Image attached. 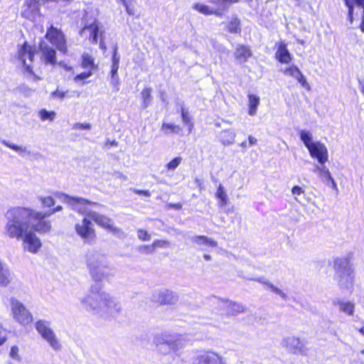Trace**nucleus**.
Masks as SVG:
<instances>
[{"mask_svg":"<svg viewBox=\"0 0 364 364\" xmlns=\"http://www.w3.org/2000/svg\"><path fill=\"white\" fill-rule=\"evenodd\" d=\"M46 215L30 208H12L7 211L6 232L11 238H22L27 250L36 254L42 245L36 232L46 234L51 230L50 221L45 220Z\"/></svg>","mask_w":364,"mask_h":364,"instance_id":"obj_1","label":"nucleus"},{"mask_svg":"<svg viewBox=\"0 0 364 364\" xmlns=\"http://www.w3.org/2000/svg\"><path fill=\"white\" fill-rule=\"evenodd\" d=\"M73 201L77 205V210L80 214L87 215L98 226L113 232L118 231L111 218L90 210L91 207H100V203L77 197L73 198Z\"/></svg>","mask_w":364,"mask_h":364,"instance_id":"obj_2","label":"nucleus"},{"mask_svg":"<svg viewBox=\"0 0 364 364\" xmlns=\"http://www.w3.org/2000/svg\"><path fill=\"white\" fill-rule=\"evenodd\" d=\"M37 53L36 46L28 41H24L19 45L16 53V58L22 65L23 74L34 81L41 80V77L35 73L33 65Z\"/></svg>","mask_w":364,"mask_h":364,"instance_id":"obj_3","label":"nucleus"},{"mask_svg":"<svg viewBox=\"0 0 364 364\" xmlns=\"http://www.w3.org/2000/svg\"><path fill=\"white\" fill-rule=\"evenodd\" d=\"M299 136L300 139L309 150L310 156L316 159L319 164H324L328 159L326 146L321 141H313L311 134L306 130H301Z\"/></svg>","mask_w":364,"mask_h":364,"instance_id":"obj_4","label":"nucleus"},{"mask_svg":"<svg viewBox=\"0 0 364 364\" xmlns=\"http://www.w3.org/2000/svg\"><path fill=\"white\" fill-rule=\"evenodd\" d=\"M43 38V41L50 43L49 46L54 47L63 55L68 53V46L66 36L63 30L55 26L53 23H50L47 27Z\"/></svg>","mask_w":364,"mask_h":364,"instance_id":"obj_5","label":"nucleus"},{"mask_svg":"<svg viewBox=\"0 0 364 364\" xmlns=\"http://www.w3.org/2000/svg\"><path fill=\"white\" fill-rule=\"evenodd\" d=\"M40 51V59L46 65L55 66L58 63L57 49L49 46L45 41H40L38 43Z\"/></svg>","mask_w":364,"mask_h":364,"instance_id":"obj_6","label":"nucleus"},{"mask_svg":"<svg viewBox=\"0 0 364 364\" xmlns=\"http://www.w3.org/2000/svg\"><path fill=\"white\" fill-rule=\"evenodd\" d=\"M76 233L87 243H92L97 237L95 230L90 219L83 218L82 223H77L75 226Z\"/></svg>","mask_w":364,"mask_h":364,"instance_id":"obj_7","label":"nucleus"},{"mask_svg":"<svg viewBox=\"0 0 364 364\" xmlns=\"http://www.w3.org/2000/svg\"><path fill=\"white\" fill-rule=\"evenodd\" d=\"M35 327L38 333L50 344V346L55 350L60 348V343L57 339L55 334L53 330L48 326L46 321L39 320L36 324Z\"/></svg>","mask_w":364,"mask_h":364,"instance_id":"obj_8","label":"nucleus"},{"mask_svg":"<svg viewBox=\"0 0 364 364\" xmlns=\"http://www.w3.org/2000/svg\"><path fill=\"white\" fill-rule=\"evenodd\" d=\"M21 16L26 20L35 21L37 17L41 16L39 0H25Z\"/></svg>","mask_w":364,"mask_h":364,"instance_id":"obj_9","label":"nucleus"},{"mask_svg":"<svg viewBox=\"0 0 364 364\" xmlns=\"http://www.w3.org/2000/svg\"><path fill=\"white\" fill-rule=\"evenodd\" d=\"M14 318L22 325H28L33 322V316L26 308L19 302L12 306Z\"/></svg>","mask_w":364,"mask_h":364,"instance_id":"obj_10","label":"nucleus"},{"mask_svg":"<svg viewBox=\"0 0 364 364\" xmlns=\"http://www.w3.org/2000/svg\"><path fill=\"white\" fill-rule=\"evenodd\" d=\"M346 6L348 8V21L350 24L354 21V6L357 5L363 8V13L361 16V21L359 25V28L362 33H364V0H343Z\"/></svg>","mask_w":364,"mask_h":364,"instance_id":"obj_11","label":"nucleus"},{"mask_svg":"<svg viewBox=\"0 0 364 364\" xmlns=\"http://www.w3.org/2000/svg\"><path fill=\"white\" fill-rule=\"evenodd\" d=\"M86 30L90 33L89 40L92 44H96L99 36L102 37L104 33L103 31H100V24L96 19L92 23L84 26L80 31V34Z\"/></svg>","mask_w":364,"mask_h":364,"instance_id":"obj_12","label":"nucleus"},{"mask_svg":"<svg viewBox=\"0 0 364 364\" xmlns=\"http://www.w3.org/2000/svg\"><path fill=\"white\" fill-rule=\"evenodd\" d=\"M233 55L240 63H245L252 56L251 48L244 44H238L234 51Z\"/></svg>","mask_w":364,"mask_h":364,"instance_id":"obj_13","label":"nucleus"},{"mask_svg":"<svg viewBox=\"0 0 364 364\" xmlns=\"http://www.w3.org/2000/svg\"><path fill=\"white\" fill-rule=\"evenodd\" d=\"M287 345L294 353H304L306 351L304 343L299 338L292 337L289 338Z\"/></svg>","mask_w":364,"mask_h":364,"instance_id":"obj_14","label":"nucleus"},{"mask_svg":"<svg viewBox=\"0 0 364 364\" xmlns=\"http://www.w3.org/2000/svg\"><path fill=\"white\" fill-rule=\"evenodd\" d=\"M220 362L219 355L212 351H208L199 357L200 364H218Z\"/></svg>","mask_w":364,"mask_h":364,"instance_id":"obj_15","label":"nucleus"},{"mask_svg":"<svg viewBox=\"0 0 364 364\" xmlns=\"http://www.w3.org/2000/svg\"><path fill=\"white\" fill-rule=\"evenodd\" d=\"M80 66L82 68H88V70L95 72L97 70L98 66L95 62V58L87 53H84L81 56Z\"/></svg>","mask_w":364,"mask_h":364,"instance_id":"obj_16","label":"nucleus"},{"mask_svg":"<svg viewBox=\"0 0 364 364\" xmlns=\"http://www.w3.org/2000/svg\"><path fill=\"white\" fill-rule=\"evenodd\" d=\"M161 130L166 135L178 134L182 132V127L178 124L164 122L161 124Z\"/></svg>","mask_w":364,"mask_h":364,"instance_id":"obj_17","label":"nucleus"},{"mask_svg":"<svg viewBox=\"0 0 364 364\" xmlns=\"http://www.w3.org/2000/svg\"><path fill=\"white\" fill-rule=\"evenodd\" d=\"M193 8L198 11L199 13L205 16L215 15L217 16H221L223 14L218 9H213L208 6L196 3L193 6Z\"/></svg>","mask_w":364,"mask_h":364,"instance_id":"obj_18","label":"nucleus"},{"mask_svg":"<svg viewBox=\"0 0 364 364\" xmlns=\"http://www.w3.org/2000/svg\"><path fill=\"white\" fill-rule=\"evenodd\" d=\"M119 57L117 55V48H115L112 53V69L110 71L111 77L112 79L116 80L117 84L119 82V79L117 77V72L119 70Z\"/></svg>","mask_w":364,"mask_h":364,"instance_id":"obj_19","label":"nucleus"},{"mask_svg":"<svg viewBox=\"0 0 364 364\" xmlns=\"http://www.w3.org/2000/svg\"><path fill=\"white\" fill-rule=\"evenodd\" d=\"M277 59L282 63H289L291 60V57L289 53L286 45H281L278 48L277 55Z\"/></svg>","mask_w":364,"mask_h":364,"instance_id":"obj_20","label":"nucleus"},{"mask_svg":"<svg viewBox=\"0 0 364 364\" xmlns=\"http://www.w3.org/2000/svg\"><path fill=\"white\" fill-rule=\"evenodd\" d=\"M248 97V114L250 116L256 114L257 107L259 104V98L253 94H250Z\"/></svg>","mask_w":364,"mask_h":364,"instance_id":"obj_21","label":"nucleus"},{"mask_svg":"<svg viewBox=\"0 0 364 364\" xmlns=\"http://www.w3.org/2000/svg\"><path fill=\"white\" fill-rule=\"evenodd\" d=\"M215 197L218 199L219 200V205L220 206H225L228 205V196L226 193V191L224 188V187L223 186V185L220 184L218 188H217V190H216V192H215Z\"/></svg>","mask_w":364,"mask_h":364,"instance_id":"obj_22","label":"nucleus"},{"mask_svg":"<svg viewBox=\"0 0 364 364\" xmlns=\"http://www.w3.org/2000/svg\"><path fill=\"white\" fill-rule=\"evenodd\" d=\"M181 117L183 122L188 126V133H191L194 128V123L192 122V119L188 110L184 107H182L181 109Z\"/></svg>","mask_w":364,"mask_h":364,"instance_id":"obj_23","label":"nucleus"},{"mask_svg":"<svg viewBox=\"0 0 364 364\" xmlns=\"http://www.w3.org/2000/svg\"><path fill=\"white\" fill-rule=\"evenodd\" d=\"M118 2L124 6L128 15L139 17V15H136V8L134 0H118Z\"/></svg>","mask_w":364,"mask_h":364,"instance_id":"obj_24","label":"nucleus"},{"mask_svg":"<svg viewBox=\"0 0 364 364\" xmlns=\"http://www.w3.org/2000/svg\"><path fill=\"white\" fill-rule=\"evenodd\" d=\"M193 242L198 245H205L208 247H215L218 245L216 241L208 238L205 235H197L193 239Z\"/></svg>","mask_w":364,"mask_h":364,"instance_id":"obj_25","label":"nucleus"},{"mask_svg":"<svg viewBox=\"0 0 364 364\" xmlns=\"http://www.w3.org/2000/svg\"><path fill=\"white\" fill-rule=\"evenodd\" d=\"M174 296L171 291L168 290L159 294L158 302L161 305L170 304L173 301Z\"/></svg>","mask_w":364,"mask_h":364,"instance_id":"obj_26","label":"nucleus"},{"mask_svg":"<svg viewBox=\"0 0 364 364\" xmlns=\"http://www.w3.org/2000/svg\"><path fill=\"white\" fill-rule=\"evenodd\" d=\"M228 311L229 314L235 316L245 312V308L239 303L230 301L228 305Z\"/></svg>","mask_w":364,"mask_h":364,"instance_id":"obj_27","label":"nucleus"},{"mask_svg":"<svg viewBox=\"0 0 364 364\" xmlns=\"http://www.w3.org/2000/svg\"><path fill=\"white\" fill-rule=\"evenodd\" d=\"M227 30L231 33H240L241 32L240 19L235 17L230 21L227 26Z\"/></svg>","mask_w":364,"mask_h":364,"instance_id":"obj_28","label":"nucleus"},{"mask_svg":"<svg viewBox=\"0 0 364 364\" xmlns=\"http://www.w3.org/2000/svg\"><path fill=\"white\" fill-rule=\"evenodd\" d=\"M11 282L9 271L4 268L2 263L0 262V286L6 287Z\"/></svg>","mask_w":364,"mask_h":364,"instance_id":"obj_29","label":"nucleus"},{"mask_svg":"<svg viewBox=\"0 0 364 364\" xmlns=\"http://www.w3.org/2000/svg\"><path fill=\"white\" fill-rule=\"evenodd\" d=\"M338 304L339 305L341 311L344 312L345 314L349 316L353 314L355 309V305L353 303L350 301H338Z\"/></svg>","mask_w":364,"mask_h":364,"instance_id":"obj_30","label":"nucleus"},{"mask_svg":"<svg viewBox=\"0 0 364 364\" xmlns=\"http://www.w3.org/2000/svg\"><path fill=\"white\" fill-rule=\"evenodd\" d=\"M151 92L152 89L151 87H144L141 92V98H142V105L144 107H147L151 100Z\"/></svg>","mask_w":364,"mask_h":364,"instance_id":"obj_31","label":"nucleus"},{"mask_svg":"<svg viewBox=\"0 0 364 364\" xmlns=\"http://www.w3.org/2000/svg\"><path fill=\"white\" fill-rule=\"evenodd\" d=\"M92 70H87L76 75L73 80L75 82L85 83V80L93 75Z\"/></svg>","mask_w":364,"mask_h":364,"instance_id":"obj_32","label":"nucleus"},{"mask_svg":"<svg viewBox=\"0 0 364 364\" xmlns=\"http://www.w3.org/2000/svg\"><path fill=\"white\" fill-rule=\"evenodd\" d=\"M181 156L175 157L166 164V168L168 171H173L181 164Z\"/></svg>","mask_w":364,"mask_h":364,"instance_id":"obj_33","label":"nucleus"},{"mask_svg":"<svg viewBox=\"0 0 364 364\" xmlns=\"http://www.w3.org/2000/svg\"><path fill=\"white\" fill-rule=\"evenodd\" d=\"M348 264V259L347 258H336L333 260V267L336 272H339L340 269L344 266Z\"/></svg>","mask_w":364,"mask_h":364,"instance_id":"obj_34","label":"nucleus"},{"mask_svg":"<svg viewBox=\"0 0 364 364\" xmlns=\"http://www.w3.org/2000/svg\"><path fill=\"white\" fill-rule=\"evenodd\" d=\"M40 117L42 120L49 119L52 121L55 117V113L53 111L49 112L46 109H41L40 111Z\"/></svg>","mask_w":364,"mask_h":364,"instance_id":"obj_35","label":"nucleus"},{"mask_svg":"<svg viewBox=\"0 0 364 364\" xmlns=\"http://www.w3.org/2000/svg\"><path fill=\"white\" fill-rule=\"evenodd\" d=\"M170 242L166 240H155L152 242V245L154 247V251L157 248H165L169 245Z\"/></svg>","mask_w":364,"mask_h":364,"instance_id":"obj_36","label":"nucleus"},{"mask_svg":"<svg viewBox=\"0 0 364 364\" xmlns=\"http://www.w3.org/2000/svg\"><path fill=\"white\" fill-rule=\"evenodd\" d=\"M44 208H51L55 205V200L51 196H45L41 199Z\"/></svg>","mask_w":364,"mask_h":364,"instance_id":"obj_37","label":"nucleus"},{"mask_svg":"<svg viewBox=\"0 0 364 364\" xmlns=\"http://www.w3.org/2000/svg\"><path fill=\"white\" fill-rule=\"evenodd\" d=\"M284 73L296 78L298 77V75L301 73V71L296 66L291 65L284 70Z\"/></svg>","mask_w":364,"mask_h":364,"instance_id":"obj_38","label":"nucleus"},{"mask_svg":"<svg viewBox=\"0 0 364 364\" xmlns=\"http://www.w3.org/2000/svg\"><path fill=\"white\" fill-rule=\"evenodd\" d=\"M137 237L141 241H149L151 239V235L144 229L137 230Z\"/></svg>","mask_w":364,"mask_h":364,"instance_id":"obj_39","label":"nucleus"},{"mask_svg":"<svg viewBox=\"0 0 364 364\" xmlns=\"http://www.w3.org/2000/svg\"><path fill=\"white\" fill-rule=\"evenodd\" d=\"M139 250L141 253L146 255L152 254L155 252L152 243L150 245H141L139 247Z\"/></svg>","mask_w":364,"mask_h":364,"instance_id":"obj_40","label":"nucleus"},{"mask_svg":"<svg viewBox=\"0 0 364 364\" xmlns=\"http://www.w3.org/2000/svg\"><path fill=\"white\" fill-rule=\"evenodd\" d=\"M242 0H210V2L215 4L232 5L241 2Z\"/></svg>","mask_w":364,"mask_h":364,"instance_id":"obj_41","label":"nucleus"},{"mask_svg":"<svg viewBox=\"0 0 364 364\" xmlns=\"http://www.w3.org/2000/svg\"><path fill=\"white\" fill-rule=\"evenodd\" d=\"M18 348L16 346H14L11 348L9 355L11 358L16 360H20V356L18 354Z\"/></svg>","mask_w":364,"mask_h":364,"instance_id":"obj_42","label":"nucleus"},{"mask_svg":"<svg viewBox=\"0 0 364 364\" xmlns=\"http://www.w3.org/2000/svg\"><path fill=\"white\" fill-rule=\"evenodd\" d=\"M73 128L75 129H91V124L89 123H75L73 125Z\"/></svg>","mask_w":364,"mask_h":364,"instance_id":"obj_43","label":"nucleus"},{"mask_svg":"<svg viewBox=\"0 0 364 364\" xmlns=\"http://www.w3.org/2000/svg\"><path fill=\"white\" fill-rule=\"evenodd\" d=\"M304 193V189L299 186H294L291 188V193L294 196H300Z\"/></svg>","mask_w":364,"mask_h":364,"instance_id":"obj_44","label":"nucleus"},{"mask_svg":"<svg viewBox=\"0 0 364 364\" xmlns=\"http://www.w3.org/2000/svg\"><path fill=\"white\" fill-rule=\"evenodd\" d=\"M2 144L14 151H19L21 150V148L20 146H18V145L11 144L6 141H2Z\"/></svg>","mask_w":364,"mask_h":364,"instance_id":"obj_45","label":"nucleus"},{"mask_svg":"<svg viewBox=\"0 0 364 364\" xmlns=\"http://www.w3.org/2000/svg\"><path fill=\"white\" fill-rule=\"evenodd\" d=\"M297 81L302 85V86L306 87L309 86L308 82L305 78V77L303 75V74L301 73L298 75V77H296Z\"/></svg>","mask_w":364,"mask_h":364,"instance_id":"obj_46","label":"nucleus"},{"mask_svg":"<svg viewBox=\"0 0 364 364\" xmlns=\"http://www.w3.org/2000/svg\"><path fill=\"white\" fill-rule=\"evenodd\" d=\"M166 206L169 209H175V210H181L183 207L182 203H168Z\"/></svg>","mask_w":364,"mask_h":364,"instance_id":"obj_47","label":"nucleus"},{"mask_svg":"<svg viewBox=\"0 0 364 364\" xmlns=\"http://www.w3.org/2000/svg\"><path fill=\"white\" fill-rule=\"evenodd\" d=\"M136 194L137 195H139V196H146V197H149L150 196V192L148 191V190H134V191Z\"/></svg>","mask_w":364,"mask_h":364,"instance_id":"obj_48","label":"nucleus"},{"mask_svg":"<svg viewBox=\"0 0 364 364\" xmlns=\"http://www.w3.org/2000/svg\"><path fill=\"white\" fill-rule=\"evenodd\" d=\"M223 134L226 135L227 136H230V141H225L224 140H222V143L223 144H230L232 142V141L233 140V135L231 132H230L229 131H224L223 132Z\"/></svg>","mask_w":364,"mask_h":364,"instance_id":"obj_49","label":"nucleus"},{"mask_svg":"<svg viewBox=\"0 0 364 364\" xmlns=\"http://www.w3.org/2000/svg\"><path fill=\"white\" fill-rule=\"evenodd\" d=\"M6 341V337L4 334V331H3L2 328L0 327V346L4 344Z\"/></svg>","mask_w":364,"mask_h":364,"instance_id":"obj_50","label":"nucleus"},{"mask_svg":"<svg viewBox=\"0 0 364 364\" xmlns=\"http://www.w3.org/2000/svg\"><path fill=\"white\" fill-rule=\"evenodd\" d=\"M105 145H106L107 147L117 146L118 145V143H117V141H116L115 140H112V141L107 140V141H105Z\"/></svg>","mask_w":364,"mask_h":364,"instance_id":"obj_51","label":"nucleus"},{"mask_svg":"<svg viewBox=\"0 0 364 364\" xmlns=\"http://www.w3.org/2000/svg\"><path fill=\"white\" fill-rule=\"evenodd\" d=\"M62 209V207L61 206H57L55 208H54L53 210H52L51 211H49V212H46V213H43L44 214H47L46 215V218L50 216L51 214L54 213L56 211H59Z\"/></svg>","mask_w":364,"mask_h":364,"instance_id":"obj_52","label":"nucleus"},{"mask_svg":"<svg viewBox=\"0 0 364 364\" xmlns=\"http://www.w3.org/2000/svg\"><path fill=\"white\" fill-rule=\"evenodd\" d=\"M103 300L105 301V304L106 306L109 307V304L112 302V299L108 296H105V297L103 298Z\"/></svg>","mask_w":364,"mask_h":364,"instance_id":"obj_53","label":"nucleus"},{"mask_svg":"<svg viewBox=\"0 0 364 364\" xmlns=\"http://www.w3.org/2000/svg\"><path fill=\"white\" fill-rule=\"evenodd\" d=\"M44 2H55V3H58L60 1H65L66 3H70L72 1V0H43Z\"/></svg>","mask_w":364,"mask_h":364,"instance_id":"obj_54","label":"nucleus"},{"mask_svg":"<svg viewBox=\"0 0 364 364\" xmlns=\"http://www.w3.org/2000/svg\"><path fill=\"white\" fill-rule=\"evenodd\" d=\"M249 143L250 145H254L256 144L257 140L255 138H254L252 136H248Z\"/></svg>","mask_w":364,"mask_h":364,"instance_id":"obj_55","label":"nucleus"},{"mask_svg":"<svg viewBox=\"0 0 364 364\" xmlns=\"http://www.w3.org/2000/svg\"><path fill=\"white\" fill-rule=\"evenodd\" d=\"M326 173H327L328 177L329 178V179H330V180L332 181V183H333V185H334V186H336V183H335V182H334L333 179L331 178V174H330V173H329V171H328V170L326 171Z\"/></svg>","mask_w":364,"mask_h":364,"instance_id":"obj_56","label":"nucleus"},{"mask_svg":"<svg viewBox=\"0 0 364 364\" xmlns=\"http://www.w3.org/2000/svg\"><path fill=\"white\" fill-rule=\"evenodd\" d=\"M358 331L362 334L363 336H364V326H362L361 328H358Z\"/></svg>","mask_w":364,"mask_h":364,"instance_id":"obj_57","label":"nucleus"},{"mask_svg":"<svg viewBox=\"0 0 364 364\" xmlns=\"http://www.w3.org/2000/svg\"><path fill=\"white\" fill-rule=\"evenodd\" d=\"M64 68H65L66 70H68V71H73V67L67 66V65H65V66L64 67Z\"/></svg>","mask_w":364,"mask_h":364,"instance_id":"obj_58","label":"nucleus"},{"mask_svg":"<svg viewBox=\"0 0 364 364\" xmlns=\"http://www.w3.org/2000/svg\"><path fill=\"white\" fill-rule=\"evenodd\" d=\"M203 258L205 259V260H210L211 259V257L209 255H203Z\"/></svg>","mask_w":364,"mask_h":364,"instance_id":"obj_59","label":"nucleus"},{"mask_svg":"<svg viewBox=\"0 0 364 364\" xmlns=\"http://www.w3.org/2000/svg\"><path fill=\"white\" fill-rule=\"evenodd\" d=\"M360 91L364 95V82L360 84Z\"/></svg>","mask_w":364,"mask_h":364,"instance_id":"obj_60","label":"nucleus"},{"mask_svg":"<svg viewBox=\"0 0 364 364\" xmlns=\"http://www.w3.org/2000/svg\"><path fill=\"white\" fill-rule=\"evenodd\" d=\"M347 271H348V274L349 275H351V274H352V273H353V269H352L351 268H348Z\"/></svg>","mask_w":364,"mask_h":364,"instance_id":"obj_61","label":"nucleus"},{"mask_svg":"<svg viewBox=\"0 0 364 364\" xmlns=\"http://www.w3.org/2000/svg\"><path fill=\"white\" fill-rule=\"evenodd\" d=\"M100 48L104 50L105 49V46L102 42H100Z\"/></svg>","mask_w":364,"mask_h":364,"instance_id":"obj_62","label":"nucleus"},{"mask_svg":"<svg viewBox=\"0 0 364 364\" xmlns=\"http://www.w3.org/2000/svg\"><path fill=\"white\" fill-rule=\"evenodd\" d=\"M274 291L275 292H277V291H278V289H277V288H275V287H274Z\"/></svg>","mask_w":364,"mask_h":364,"instance_id":"obj_63","label":"nucleus"},{"mask_svg":"<svg viewBox=\"0 0 364 364\" xmlns=\"http://www.w3.org/2000/svg\"><path fill=\"white\" fill-rule=\"evenodd\" d=\"M339 277H340L341 279H342V278H343V275H342V274H339Z\"/></svg>","mask_w":364,"mask_h":364,"instance_id":"obj_64","label":"nucleus"}]
</instances>
